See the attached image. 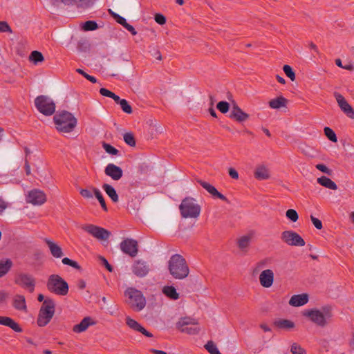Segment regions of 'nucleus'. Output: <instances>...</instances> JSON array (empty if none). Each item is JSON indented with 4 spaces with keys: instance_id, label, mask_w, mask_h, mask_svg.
I'll use <instances>...</instances> for the list:
<instances>
[{
    "instance_id": "nucleus-1",
    "label": "nucleus",
    "mask_w": 354,
    "mask_h": 354,
    "mask_svg": "<svg viewBox=\"0 0 354 354\" xmlns=\"http://www.w3.org/2000/svg\"><path fill=\"white\" fill-rule=\"evenodd\" d=\"M56 129L59 132L70 133L77 124L76 118L67 111H58L53 117Z\"/></svg>"
},
{
    "instance_id": "nucleus-2",
    "label": "nucleus",
    "mask_w": 354,
    "mask_h": 354,
    "mask_svg": "<svg viewBox=\"0 0 354 354\" xmlns=\"http://www.w3.org/2000/svg\"><path fill=\"white\" fill-rule=\"evenodd\" d=\"M168 268L171 275L176 279L186 278L189 272L185 259L178 254L171 257L168 262Z\"/></svg>"
},
{
    "instance_id": "nucleus-3",
    "label": "nucleus",
    "mask_w": 354,
    "mask_h": 354,
    "mask_svg": "<svg viewBox=\"0 0 354 354\" xmlns=\"http://www.w3.org/2000/svg\"><path fill=\"white\" fill-rule=\"evenodd\" d=\"M55 302L50 298L46 297L39 309L37 324L39 327L46 326L53 317L55 313Z\"/></svg>"
},
{
    "instance_id": "nucleus-4",
    "label": "nucleus",
    "mask_w": 354,
    "mask_h": 354,
    "mask_svg": "<svg viewBox=\"0 0 354 354\" xmlns=\"http://www.w3.org/2000/svg\"><path fill=\"white\" fill-rule=\"evenodd\" d=\"M124 296L127 298L129 306L135 311L139 312L146 306V299L142 292L135 288H127Z\"/></svg>"
},
{
    "instance_id": "nucleus-5",
    "label": "nucleus",
    "mask_w": 354,
    "mask_h": 354,
    "mask_svg": "<svg viewBox=\"0 0 354 354\" xmlns=\"http://www.w3.org/2000/svg\"><path fill=\"white\" fill-rule=\"evenodd\" d=\"M47 289L52 293L60 296L68 294L69 287L68 283L58 274H51L46 283Z\"/></svg>"
},
{
    "instance_id": "nucleus-6",
    "label": "nucleus",
    "mask_w": 354,
    "mask_h": 354,
    "mask_svg": "<svg viewBox=\"0 0 354 354\" xmlns=\"http://www.w3.org/2000/svg\"><path fill=\"white\" fill-rule=\"evenodd\" d=\"M179 209L182 217L185 218H197L201 212L200 205L196 203L195 199L192 197L184 198L179 205Z\"/></svg>"
},
{
    "instance_id": "nucleus-7",
    "label": "nucleus",
    "mask_w": 354,
    "mask_h": 354,
    "mask_svg": "<svg viewBox=\"0 0 354 354\" xmlns=\"http://www.w3.org/2000/svg\"><path fill=\"white\" fill-rule=\"evenodd\" d=\"M303 315L308 317L311 322L319 326L324 327L328 324V320L332 317L331 313L328 308H323L321 311L317 309L306 310Z\"/></svg>"
},
{
    "instance_id": "nucleus-8",
    "label": "nucleus",
    "mask_w": 354,
    "mask_h": 354,
    "mask_svg": "<svg viewBox=\"0 0 354 354\" xmlns=\"http://www.w3.org/2000/svg\"><path fill=\"white\" fill-rule=\"evenodd\" d=\"M35 106L41 113L46 116L52 115L55 111L54 101L46 95H39L35 99Z\"/></svg>"
},
{
    "instance_id": "nucleus-9",
    "label": "nucleus",
    "mask_w": 354,
    "mask_h": 354,
    "mask_svg": "<svg viewBox=\"0 0 354 354\" xmlns=\"http://www.w3.org/2000/svg\"><path fill=\"white\" fill-rule=\"evenodd\" d=\"M176 328L181 333L188 335H197L201 331L198 322L192 317H185L179 319L176 323Z\"/></svg>"
},
{
    "instance_id": "nucleus-10",
    "label": "nucleus",
    "mask_w": 354,
    "mask_h": 354,
    "mask_svg": "<svg viewBox=\"0 0 354 354\" xmlns=\"http://www.w3.org/2000/svg\"><path fill=\"white\" fill-rule=\"evenodd\" d=\"M15 282L31 293L34 292L36 286L35 278L32 274L25 272L18 274L15 277Z\"/></svg>"
},
{
    "instance_id": "nucleus-11",
    "label": "nucleus",
    "mask_w": 354,
    "mask_h": 354,
    "mask_svg": "<svg viewBox=\"0 0 354 354\" xmlns=\"http://www.w3.org/2000/svg\"><path fill=\"white\" fill-rule=\"evenodd\" d=\"M82 229L99 241L107 240L111 236L110 231L93 224L83 225Z\"/></svg>"
},
{
    "instance_id": "nucleus-12",
    "label": "nucleus",
    "mask_w": 354,
    "mask_h": 354,
    "mask_svg": "<svg viewBox=\"0 0 354 354\" xmlns=\"http://www.w3.org/2000/svg\"><path fill=\"white\" fill-rule=\"evenodd\" d=\"M281 239L283 242L290 246H304L306 244L303 238L292 230L283 231L281 234Z\"/></svg>"
},
{
    "instance_id": "nucleus-13",
    "label": "nucleus",
    "mask_w": 354,
    "mask_h": 354,
    "mask_svg": "<svg viewBox=\"0 0 354 354\" xmlns=\"http://www.w3.org/2000/svg\"><path fill=\"white\" fill-rule=\"evenodd\" d=\"M120 247L123 253L134 257L138 252V245L137 241L132 239H125L120 244Z\"/></svg>"
},
{
    "instance_id": "nucleus-14",
    "label": "nucleus",
    "mask_w": 354,
    "mask_h": 354,
    "mask_svg": "<svg viewBox=\"0 0 354 354\" xmlns=\"http://www.w3.org/2000/svg\"><path fill=\"white\" fill-rule=\"evenodd\" d=\"M26 201L34 205H41L46 201V196L44 192L34 189L28 192Z\"/></svg>"
},
{
    "instance_id": "nucleus-15",
    "label": "nucleus",
    "mask_w": 354,
    "mask_h": 354,
    "mask_svg": "<svg viewBox=\"0 0 354 354\" xmlns=\"http://www.w3.org/2000/svg\"><path fill=\"white\" fill-rule=\"evenodd\" d=\"M335 97L341 110L351 119H354V109L346 100V99L338 93H335Z\"/></svg>"
},
{
    "instance_id": "nucleus-16",
    "label": "nucleus",
    "mask_w": 354,
    "mask_h": 354,
    "mask_svg": "<svg viewBox=\"0 0 354 354\" xmlns=\"http://www.w3.org/2000/svg\"><path fill=\"white\" fill-rule=\"evenodd\" d=\"M150 271V266L142 260H137L132 266L133 273L138 277H145Z\"/></svg>"
},
{
    "instance_id": "nucleus-17",
    "label": "nucleus",
    "mask_w": 354,
    "mask_h": 354,
    "mask_svg": "<svg viewBox=\"0 0 354 354\" xmlns=\"http://www.w3.org/2000/svg\"><path fill=\"white\" fill-rule=\"evenodd\" d=\"M104 173L114 180H119L123 175L122 169L113 163H109L106 165Z\"/></svg>"
},
{
    "instance_id": "nucleus-18",
    "label": "nucleus",
    "mask_w": 354,
    "mask_h": 354,
    "mask_svg": "<svg viewBox=\"0 0 354 354\" xmlns=\"http://www.w3.org/2000/svg\"><path fill=\"white\" fill-rule=\"evenodd\" d=\"M126 324L133 330L139 332L147 337H152L153 334L147 331L144 327H142L137 321L127 317L125 319Z\"/></svg>"
},
{
    "instance_id": "nucleus-19",
    "label": "nucleus",
    "mask_w": 354,
    "mask_h": 354,
    "mask_svg": "<svg viewBox=\"0 0 354 354\" xmlns=\"http://www.w3.org/2000/svg\"><path fill=\"white\" fill-rule=\"evenodd\" d=\"M260 284L264 288H270L274 281V272L270 269L263 270L259 275Z\"/></svg>"
},
{
    "instance_id": "nucleus-20",
    "label": "nucleus",
    "mask_w": 354,
    "mask_h": 354,
    "mask_svg": "<svg viewBox=\"0 0 354 354\" xmlns=\"http://www.w3.org/2000/svg\"><path fill=\"white\" fill-rule=\"evenodd\" d=\"M229 117L239 122H242L248 119L249 115L243 112L237 104H233Z\"/></svg>"
},
{
    "instance_id": "nucleus-21",
    "label": "nucleus",
    "mask_w": 354,
    "mask_h": 354,
    "mask_svg": "<svg viewBox=\"0 0 354 354\" xmlns=\"http://www.w3.org/2000/svg\"><path fill=\"white\" fill-rule=\"evenodd\" d=\"M13 308L19 311L26 313L28 308L26 305V298L24 295H16L12 299Z\"/></svg>"
},
{
    "instance_id": "nucleus-22",
    "label": "nucleus",
    "mask_w": 354,
    "mask_h": 354,
    "mask_svg": "<svg viewBox=\"0 0 354 354\" xmlns=\"http://www.w3.org/2000/svg\"><path fill=\"white\" fill-rule=\"evenodd\" d=\"M0 324L10 327L17 333H21L23 331L22 328L19 324L9 317L0 316Z\"/></svg>"
},
{
    "instance_id": "nucleus-23",
    "label": "nucleus",
    "mask_w": 354,
    "mask_h": 354,
    "mask_svg": "<svg viewBox=\"0 0 354 354\" xmlns=\"http://www.w3.org/2000/svg\"><path fill=\"white\" fill-rule=\"evenodd\" d=\"M44 241L47 244L50 254L53 257L58 259L63 257L64 253L60 246L47 238L44 239Z\"/></svg>"
},
{
    "instance_id": "nucleus-24",
    "label": "nucleus",
    "mask_w": 354,
    "mask_h": 354,
    "mask_svg": "<svg viewBox=\"0 0 354 354\" xmlns=\"http://www.w3.org/2000/svg\"><path fill=\"white\" fill-rule=\"evenodd\" d=\"M66 5H75L78 8L86 9L92 6L95 0H61Z\"/></svg>"
},
{
    "instance_id": "nucleus-25",
    "label": "nucleus",
    "mask_w": 354,
    "mask_h": 354,
    "mask_svg": "<svg viewBox=\"0 0 354 354\" xmlns=\"http://www.w3.org/2000/svg\"><path fill=\"white\" fill-rule=\"evenodd\" d=\"M255 178L259 180L269 179L270 177L269 169L264 165H258L254 172Z\"/></svg>"
},
{
    "instance_id": "nucleus-26",
    "label": "nucleus",
    "mask_w": 354,
    "mask_h": 354,
    "mask_svg": "<svg viewBox=\"0 0 354 354\" xmlns=\"http://www.w3.org/2000/svg\"><path fill=\"white\" fill-rule=\"evenodd\" d=\"M308 301V295L307 294H300V295H295L291 297L289 304L292 306H301Z\"/></svg>"
},
{
    "instance_id": "nucleus-27",
    "label": "nucleus",
    "mask_w": 354,
    "mask_h": 354,
    "mask_svg": "<svg viewBox=\"0 0 354 354\" xmlns=\"http://www.w3.org/2000/svg\"><path fill=\"white\" fill-rule=\"evenodd\" d=\"M94 324L90 317H84L80 324L73 326V331L76 333H80L85 331L90 326Z\"/></svg>"
},
{
    "instance_id": "nucleus-28",
    "label": "nucleus",
    "mask_w": 354,
    "mask_h": 354,
    "mask_svg": "<svg viewBox=\"0 0 354 354\" xmlns=\"http://www.w3.org/2000/svg\"><path fill=\"white\" fill-rule=\"evenodd\" d=\"M197 183H199L205 190L208 192L214 198L221 199V193L218 192L213 185L203 181L202 180H197Z\"/></svg>"
},
{
    "instance_id": "nucleus-29",
    "label": "nucleus",
    "mask_w": 354,
    "mask_h": 354,
    "mask_svg": "<svg viewBox=\"0 0 354 354\" xmlns=\"http://www.w3.org/2000/svg\"><path fill=\"white\" fill-rule=\"evenodd\" d=\"M288 100L283 96H279L277 98L272 99L269 102V106L273 109H279L282 107H286L287 105Z\"/></svg>"
},
{
    "instance_id": "nucleus-30",
    "label": "nucleus",
    "mask_w": 354,
    "mask_h": 354,
    "mask_svg": "<svg viewBox=\"0 0 354 354\" xmlns=\"http://www.w3.org/2000/svg\"><path fill=\"white\" fill-rule=\"evenodd\" d=\"M252 236L251 234H246L241 236L237 240V245L239 248L243 252H247L249 247Z\"/></svg>"
},
{
    "instance_id": "nucleus-31",
    "label": "nucleus",
    "mask_w": 354,
    "mask_h": 354,
    "mask_svg": "<svg viewBox=\"0 0 354 354\" xmlns=\"http://www.w3.org/2000/svg\"><path fill=\"white\" fill-rule=\"evenodd\" d=\"M274 325L280 329L290 330L295 327V323L289 319H279L274 322Z\"/></svg>"
},
{
    "instance_id": "nucleus-32",
    "label": "nucleus",
    "mask_w": 354,
    "mask_h": 354,
    "mask_svg": "<svg viewBox=\"0 0 354 354\" xmlns=\"http://www.w3.org/2000/svg\"><path fill=\"white\" fill-rule=\"evenodd\" d=\"M104 191L106 192V194L110 197L111 201L113 203H118L119 201L118 195L115 189V188L106 183H104L102 186Z\"/></svg>"
},
{
    "instance_id": "nucleus-33",
    "label": "nucleus",
    "mask_w": 354,
    "mask_h": 354,
    "mask_svg": "<svg viewBox=\"0 0 354 354\" xmlns=\"http://www.w3.org/2000/svg\"><path fill=\"white\" fill-rule=\"evenodd\" d=\"M317 181L319 185L328 189L332 190H336L337 189L336 183L326 176H321L317 178Z\"/></svg>"
},
{
    "instance_id": "nucleus-34",
    "label": "nucleus",
    "mask_w": 354,
    "mask_h": 354,
    "mask_svg": "<svg viewBox=\"0 0 354 354\" xmlns=\"http://www.w3.org/2000/svg\"><path fill=\"white\" fill-rule=\"evenodd\" d=\"M12 261L10 259L0 260V278L4 277L12 268Z\"/></svg>"
},
{
    "instance_id": "nucleus-35",
    "label": "nucleus",
    "mask_w": 354,
    "mask_h": 354,
    "mask_svg": "<svg viewBox=\"0 0 354 354\" xmlns=\"http://www.w3.org/2000/svg\"><path fill=\"white\" fill-rule=\"evenodd\" d=\"M162 292L169 298L176 300L179 298V294L176 292L174 286H165L162 289Z\"/></svg>"
},
{
    "instance_id": "nucleus-36",
    "label": "nucleus",
    "mask_w": 354,
    "mask_h": 354,
    "mask_svg": "<svg viewBox=\"0 0 354 354\" xmlns=\"http://www.w3.org/2000/svg\"><path fill=\"white\" fill-rule=\"evenodd\" d=\"M226 97L229 102L223 101V113H227L230 106H233V104H236L233 98L232 93L229 91H227L226 93Z\"/></svg>"
},
{
    "instance_id": "nucleus-37",
    "label": "nucleus",
    "mask_w": 354,
    "mask_h": 354,
    "mask_svg": "<svg viewBox=\"0 0 354 354\" xmlns=\"http://www.w3.org/2000/svg\"><path fill=\"white\" fill-rule=\"evenodd\" d=\"M92 190L93 192L94 195L95 196L96 198L98 200L99 203H100V205L104 211L106 212L108 210L105 200L103 197L102 194L100 191L99 189L96 187H92Z\"/></svg>"
},
{
    "instance_id": "nucleus-38",
    "label": "nucleus",
    "mask_w": 354,
    "mask_h": 354,
    "mask_svg": "<svg viewBox=\"0 0 354 354\" xmlns=\"http://www.w3.org/2000/svg\"><path fill=\"white\" fill-rule=\"evenodd\" d=\"M205 348L210 354H221L212 341H208L205 345Z\"/></svg>"
},
{
    "instance_id": "nucleus-39",
    "label": "nucleus",
    "mask_w": 354,
    "mask_h": 354,
    "mask_svg": "<svg viewBox=\"0 0 354 354\" xmlns=\"http://www.w3.org/2000/svg\"><path fill=\"white\" fill-rule=\"evenodd\" d=\"M124 140L125 143L130 147H135L136 146V139L132 133L128 132L125 133L124 134Z\"/></svg>"
},
{
    "instance_id": "nucleus-40",
    "label": "nucleus",
    "mask_w": 354,
    "mask_h": 354,
    "mask_svg": "<svg viewBox=\"0 0 354 354\" xmlns=\"http://www.w3.org/2000/svg\"><path fill=\"white\" fill-rule=\"evenodd\" d=\"M30 59L35 63L37 64L38 62H41L44 60V56L41 53L35 50L32 51L30 55Z\"/></svg>"
},
{
    "instance_id": "nucleus-41",
    "label": "nucleus",
    "mask_w": 354,
    "mask_h": 354,
    "mask_svg": "<svg viewBox=\"0 0 354 354\" xmlns=\"http://www.w3.org/2000/svg\"><path fill=\"white\" fill-rule=\"evenodd\" d=\"M97 24L95 21H86L83 25V29L85 31H91L97 29Z\"/></svg>"
},
{
    "instance_id": "nucleus-42",
    "label": "nucleus",
    "mask_w": 354,
    "mask_h": 354,
    "mask_svg": "<svg viewBox=\"0 0 354 354\" xmlns=\"http://www.w3.org/2000/svg\"><path fill=\"white\" fill-rule=\"evenodd\" d=\"M326 136L332 142H336L337 138L334 131L330 127H325L324 129Z\"/></svg>"
},
{
    "instance_id": "nucleus-43",
    "label": "nucleus",
    "mask_w": 354,
    "mask_h": 354,
    "mask_svg": "<svg viewBox=\"0 0 354 354\" xmlns=\"http://www.w3.org/2000/svg\"><path fill=\"white\" fill-rule=\"evenodd\" d=\"M102 147L105 151L109 154L117 156L119 153V151L116 148L108 143L104 142Z\"/></svg>"
},
{
    "instance_id": "nucleus-44",
    "label": "nucleus",
    "mask_w": 354,
    "mask_h": 354,
    "mask_svg": "<svg viewBox=\"0 0 354 354\" xmlns=\"http://www.w3.org/2000/svg\"><path fill=\"white\" fill-rule=\"evenodd\" d=\"M62 262L64 264V265H68V266H70L71 267H73V268L75 269H77V270H80L81 269V266L78 264V263L75 261H73L68 257H64L62 259Z\"/></svg>"
},
{
    "instance_id": "nucleus-45",
    "label": "nucleus",
    "mask_w": 354,
    "mask_h": 354,
    "mask_svg": "<svg viewBox=\"0 0 354 354\" xmlns=\"http://www.w3.org/2000/svg\"><path fill=\"white\" fill-rule=\"evenodd\" d=\"M290 351L292 354H306V351L297 343L292 344Z\"/></svg>"
},
{
    "instance_id": "nucleus-46",
    "label": "nucleus",
    "mask_w": 354,
    "mask_h": 354,
    "mask_svg": "<svg viewBox=\"0 0 354 354\" xmlns=\"http://www.w3.org/2000/svg\"><path fill=\"white\" fill-rule=\"evenodd\" d=\"M286 216L292 222H296L299 218L297 212L292 209H288L286 212Z\"/></svg>"
},
{
    "instance_id": "nucleus-47",
    "label": "nucleus",
    "mask_w": 354,
    "mask_h": 354,
    "mask_svg": "<svg viewBox=\"0 0 354 354\" xmlns=\"http://www.w3.org/2000/svg\"><path fill=\"white\" fill-rule=\"evenodd\" d=\"M120 105L122 110L124 113H128V114H130L132 113V111H133L132 108L126 100L122 99Z\"/></svg>"
},
{
    "instance_id": "nucleus-48",
    "label": "nucleus",
    "mask_w": 354,
    "mask_h": 354,
    "mask_svg": "<svg viewBox=\"0 0 354 354\" xmlns=\"http://www.w3.org/2000/svg\"><path fill=\"white\" fill-rule=\"evenodd\" d=\"M283 72L292 80H295V73L289 65H284L283 67Z\"/></svg>"
},
{
    "instance_id": "nucleus-49",
    "label": "nucleus",
    "mask_w": 354,
    "mask_h": 354,
    "mask_svg": "<svg viewBox=\"0 0 354 354\" xmlns=\"http://www.w3.org/2000/svg\"><path fill=\"white\" fill-rule=\"evenodd\" d=\"M92 187H91L89 189H81L80 190V195L83 198H86V199L93 198V192L92 190Z\"/></svg>"
},
{
    "instance_id": "nucleus-50",
    "label": "nucleus",
    "mask_w": 354,
    "mask_h": 354,
    "mask_svg": "<svg viewBox=\"0 0 354 354\" xmlns=\"http://www.w3.org/2000/svg\"><path fill=\"white\" fill-rule=\"evenodd\" d=\"M76 72L78 73L79 74H81L82 76H84L86 80H88V81L91 82L92 83H95L97 82V79L94 77V76H91L88 74H87L86 72H84L82 69L81 68H77L76 69Z\"/></svg>"
},
{
    "instance_id": "nucleus-51",
    "label": "nucleus",
    "mask_w": 354,
    "mask_h": 354,
    "mask_svg": "<svg viewBox=\"0 0 354 354\" xmlns=\"http://www.w3.org/2000/svg\"><path fill=\"white\" fill-rule=\"evenodd\" d=\"M0 32H12V29L6 21H0Z\"/></svg>"
},
{
    "instance_id": "nucleus-52",
    "label": "nucleus",
    "mask_w": 354,
    "mask_h": 354,
    "mask_svg": "<svg viewBox=\"0 0 354 354\" xmlns=\"http://www.w3.org/2000/svg\"><path fill=\"white\" fill-rule=\"evenodd\" d=\"M316 168L319 170L320 171L328 175H331L332 170L329 168H328L325 165L323 164H317L316 165Z\"/></svg>"
},
{
    "instance_id": "nucleus-53",
    "label": "nucleus",
    "mask_w": 354,
    "mask_h": 354,
    "mask_svg": "<svg viewBox=\"0 0 354 354\" xmlns=\"http://www.w3.org/2000/svg\"><path fill=\"white\" fill-rule=\"evenodd\" d=\"M154 19L160 25H164L166 23V17L162 14H156Z\"/></svg>"
},
{
    "instance_id": "nucleus-54",
    "label": "nucleus",
    "mask_w": 354,
    "mask_h": 354,
    "mask_svg": "<svg viewBox=\"0 0 354 354\" xmlns=\"http://www.w3.org/2000/svg\"><path fill=\"white\" fill-rule=\"evenodd\" d=\"M310 219H311V221L313 223L314 226L317 229L321 230L322 228V227H323L322 226V221L319 219L314 217L313 216H310Z\"/></svg>"
},
{
    "instance_id": "nucleus-55",
    "label": "nucleus",
    "mask_w": 354,
    "mask_h": 354,
    "mask_svg": "<svg viewBox=\"0 0 354 354\" xmlns=\"http://www.w3.org/2000/svg\"><path fill=\"white\" fill-rule=\"evenodd\" d=\"M100 93L103 96L109 97L111 98L112 97L113 94H114V93L111 92V91H109L105 88H101L100 89Z\"/></svg>"
},
{
    "instance_id": "nucleus-56",
    "label": "nucleus",
    "mask_w": 354,
    "mask_h": 354,
    "mask_svg": "<svg viewBox=\"0 0 354 354\" xmlns=\"http://www.w3.org/2000/svg\"><path fill=\"white\" fill-rule=\"evenodd\" d=\"M100 260L102 261V265L104 266L109 272L113 271V267L109 264L108 261L104 257H100Z\"/></svg>"
},
{
    "instance_id": "nucleus-57",
    "label": "nucleus",
    "mask_w": 354,
    "mask_h": 354,
    "mask_svg": "<svg viewBox=\"0 0 354 354\" xmlns=\"http://www.w3.org/2000/svg\"><path fill=\"white\" fill-rule=\"evenodd\" d=\"M124 28H126L128 31H129L132 35H137V31L133 28V26H131V24L127 23V24H126V26Z\"/></svg>"
},
{
    "instance_id": "nucleus-58",
    "label": "nucleus",
    "mask_w": 354,
    "mask_h": 354,
    "mask_svg": "<svg viewBox=\"0 0 354 354\" xmlns=\"http://www.w3.org/2000/svg\"><path fill=\"white\" fill-rule=\"evenodd\" d=\"M115 20L117 21V23L122 25L123 27H124L126 26V24H127L126 19L120 15L117 17V18Z\"/></svg>"
},
{
    "instance_id": "nucleus-59",
    "label": "nucleus",
    "mask_w": 354,
    "mask_h": 354,
    "mask_svg": "<svg viewBox=\"0 0 354 354\" xmlns=\"http://www.w3.org/2000/svg\"><path fill=\"white\" fill-rule=\"evenodd\" d=\"M229 175L233 179H238L239 178V174L238 172L233 168H230L229 169Z\"/></svg>"
},
{
    "instance_id": "nucleus-60",
    "label": "nucleus",
    "mask_w": 354,
    "mask_h": 354,
    "mask_svg": "<svg viewBox=\"0 0 354 354\" xmlns=\"http://www.w3.org/2000/svg\"><path fill=\"white\" fill-rule=\"evenodd\" d=\"M7 208L6 203L3 200L2 198L0 197V214H2L3 212Z\"/></svg>"
},
{
    "instance_id": "nucleus-61",
    "label": "nucleus",
    "mask_w": 354,
    "mask_h": 354,
    "mask_svg": "<svg viewBox=\"0 0 354 354\" xmlns=\"http://www.w3.org/2000/svg\"><path fill=\"white\" fill-rule=\"evenodd\" d=\"M8 297V293L3 290L0 291V304L3 303Z\"/></svg>"
},
{
    "instance_id": "nucleus-62",
    "label": "nucleus",
    "mask_w": 354,
    "mask_h": 354,
    "mask_svg": "<svg viewBox=\"0 0 354 354\" xmlns=\"http://www.w3.org/2000/svg\"><path fill=\"white\" fill-rule=\"evenodd\" d=\"M259 326L264 332H271L272 330L266 324L262 323Z\"/></svg>"
},
{
    "instance_id": "nucleus-63",
    "label": "nucleus",
    "mask_w": 354,
    "mask_h": 354,
    "mask_svg": "<svg viewBox=\"0 0 354 354\" xmlns=\"http://www.w3.org/2000/svg\"><path fill=\"white\" fill-rule=\"evenodd\" d=\"M266 266V261H261L257 263L256 269L259 270Z\"/></svg>"
},
{
    "instance_id": "nucleus-64",
    "label": "nucleus",
    "mask_w": 354,
    "mask_h": 354,
    "mask_svg": "<svg viewBox=\"0 0 354 354\" xmlns=\"http://www.w3.org/2000/svg\"><path fill=\"white\" fill-rule=\"evenodd\" d=\"M77 286L80 289L83 290L86 287V282L83 279L78 281Z\"/></svg>"
}]
</instances>
